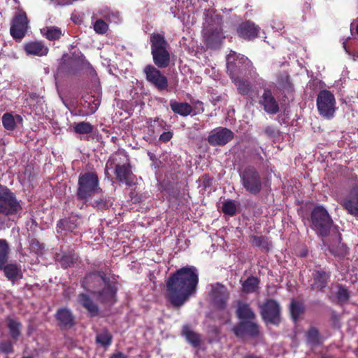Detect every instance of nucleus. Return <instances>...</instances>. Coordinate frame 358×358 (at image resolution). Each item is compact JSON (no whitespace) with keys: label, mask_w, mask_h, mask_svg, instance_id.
<instances>
[{"label":"nucleus","mask_w":358,"mask_h":358,"mask_svg":"<svg viewBox=\"0 0 358 358\" xmlns=\"http://www.w3.org/2000/svg\"><path fill=\"white\" fill-rule=\"evenodd\" d=\"M198 282L196 268L193 266L182 267L166 281V297L174 306L180 307L196 293Z\"/></svg>","instance_id":"obj_1"},{"label":"nucleus","mask_w":358,"mask_h":358,"mask_svg":"<svg viewBox=\"0 0 358 358\" xmlns=\"http://www.w3.org/2000/svg\"><path fill=\"white\" fill-rule=\"evenodd\" d=\"M83 287L93 293H98L99 299L103 303H113L115 301L116 288L109 284L99 273H90L85 277Z\"/></svg>","instance_id":"obj_2"},{"label":"nucleus","mask_w":358,"mask_h":358,"mask_svg":"<svg viewBox=\"0 0 358 358\" xmlns=\"http://www.w3.org/2000/svg\"><path fill=\"white\" fill-rule=\"evenodd\" d=\"M127 162L128 159L124 152H118L114 154L106 162V175L109 174V170L115 169V173L118 180L127 186H131L134 184L136 177Z\"/></svg>","instance_id":"obj_3"},{"label":"nucleus","mask_w":358,"mask_h":358,"mask_svg":"<svg viewBox=\"0 0 358 358\" xmlns=\"http://www.w3.org/2000/svg\"><path fill=\"white\" fill-rule=\"evenodd\" d=\"M311 227L315 232L327 236L333 227V220L327 210L322 206H315L311 212Z\"/></svg>","instance_id":"obj_4"},{"label":"nucleus","mask_w":358,"mask_h":358,"mask_svg":"<svg viewBox=\"0 0 358 358\" xmlns=\"http://www.w3.org/2000/svg\"><path fill=\"white\" fill-rule=\"evenodd\" d=\"M242 63H247L246 65H248L250 61L247 57L243 55H238L235 52H231L227 57V67L228 71H230L231 75L236 71V68H240V64ZM231 78L234 80L240 93L248 94L250 92L251 86L248 81L239 78H234L233 76H231Z\"/></svg>","instance_id":"obj_5"},{"label":"nucleus","mask_w":358,"mask_h":358,"mask_svg":"<svg viewBox=\"0 0 358 358\" xmlns=\"http://www.w3.org/2000/svg\"><path fill=\"white\" fill-rule=\"evenodd\" d=\"M99 180L94 173H86L79 176L77 196L79 199L86 200L99 192Z\"/></svg>","instance_id":"obj_6"},{"label":"nucleus","mask_w":358,"mask_h":358,"mask_svg":"<svg viewBox=\"0 0 358 358\" xmlns=\"http://www.w3.org/2000/svg\"><path fill=\"white\" fill-rule=\"evenodd\" d=\"M317 107L323 117L330 119L333 117L336 110V99L329 91L324 90L319 92L317 98Z\"/></svg>","instance_id":"obj_7"},{"label":"nucleus","mask_w":358,"mask_h":358,"mask_svg":"<svg viewBox=\"0 0 358 358\" xmlns=\"http://www.w3.org/2000/svg\"><path fill=\"white\" fill-rule=\"evenodd\" d=\"M208 287L211 303L218 309H224L229 299L227 288L220 282L210 284Z\"/></svg>","instance_id":"obj_8"},{"label":"nucleus","mask_w":358,"mask_h":358,"mask_svg":"<svg viewBox=\"0 0 358 358\" xmlns=\"http://www.w3.org/2000/svg\"><path fill=\"white\" fill-rule=\"evenodd\" d=\"M244 188L251 194H257L262 189V181L258 172L254 167H247L241 174Z\"/></svg>","instance_id":"obj_9"},{"label":"nucleus","mask_w":358,"mask_h":358,"mask_svg":"<svg viewBox=\"0 0 358 358\" xmlns=\"http://www.w3.org/2000/svg\"><path fill=\"white\" fill-rule=\"evenodd\" d=\"M19 208L20 205L14 194L7 187H0V215H12Z\"/></svg>","instance_id":"obj_10"},{"label":"nucleus","mask_w":358,"mask_h":358,"mask_svg":"<svg viewBox=\"0 0 358 358\" xmlns=\"http://www.w3.org/2000/svg\"><path fill=\"white\" fill-rule=\"evenodd\" d=\"M29 20L27 15L23 11L18 12L14 17L10 32L16 41H21L25 36L29 29Z\"/></svg>","instance_id":"obj_11"},{"label":"nucleus","mask_w":358,"mask_h":358,"mask_svg":"<svg viewBox=\"0 0 358 358\" xmlns=\"http://www.w3.org/2000/svg\"><path fill=\"white\" fill-rule=\"evenodd\" d=\"M144 73L148 82L154 85L158 90H164L168 87V79L158 69L152 65L144 69Z\"/></svg>","instance_id":"obj_12"},{"label":"nucleus","mask_w":358,"mask_h":358,"mask_svg":"<svg viewBox=\"0 0 358 358\" xmlns=\"http://www.w3.org/2000/svg\"><path fill=\"white\" fill-rule=\"evenodd\" d=\"M341 205L349 214L358 217V181L343 199Z\"/></svg>","instance_id":"obj_13"},{"label":"nucleus","mask_w":358,"mask_h":358,"mask_svg":"<svg viewBox=\"0 0 358 358\" xmlns=\"http://www.w3.org/2000/svg\"><path fill=\"white\" fill-rule=\"evenodd\" d=\"M233 132L227 129L219 127L213 130L208 137V143L213 145H224L233 138Z\"/></svg>","instance_id":"obj_14"},{"label":"nucleus","mask_w":358,"mask_h":358,"mask_svg":"<svg viewBox=\"0 0 358 358\" xmlns=\"http://www.w3.org/2000/svg\"><path fill=\"white\" fill-rule=\"evenodd\" d=\"M263 319L266 322L276 324L279 320L280 307L278 303L273 300H268L262 308Z\"/></svg>","instance_id":"obj_15"},{"label":"nucleus","mask_w":358,"mask_h":358,"mask_svg":"<svg viewBox=\"0 0 358 358\" xmlns=\"http://www.w3.org/2000/svg\"><path fill=\"white\" fill-rule=\"evenodd\" d=\"M234 332L238 337H244L247 335L255 336L259 334V327L251 320L242 321L234 328Z\"/></svg>","instance_id":"obj_16"},{"label":"nucleus","mask_w":358,"mask_h":358,"mask_svg":"<svg viewBox=\"0 0 358 358\" xmlns=\"http://www.w3.org/2000/svg\"><path fill=\"white\" fill-rule=\"evenodd\" d=\"M265 111L270 114H275L278 112L279 106L271 92L265 90L259 101Z\"/></svg>","instance_id":"obj_17"},{"label":"nucleus","mask_w":358,"mask_h":358,"mask_svg":"<svg viewBox=\"0 0 358 358\" xmlns=\"http://www.w3.org/2000/svg\"><path fill=\"white\" fill-rule=\"evenodd\" d=\"M259 31V27L251 22H243L239 26L238 29V33L239 36L248 40H250L257 37Z\"/></svg>","instance_id":"obj_18"},{"label":"nucleus","mask_w":358,"mask_h":358,"mask_svg":"<svg viewBox=\"0 0 358 358\" xmlns=\"http://www.w3.org/2000/svg\"><path fill=\"white\" fill-rule=\"evenodd\" d=\"M24 51L27 55L45 56L48 52V48L41 42H29L24 45Z\"/></svg>","instance_id":"obj_19"},{"label":"nucleus","mask_w":358,"mask_h":358,"mask_svg":"<svg viewBox=\"0 0 358 358\" xmlns=\"http://www.w3.org/2000/svg\"><path fill=\"white\" fill-rule=\"evenodd\" d=\"M203 34L207 44L210 47H214L219 44L224 37L220 27H216L213 30L206 29L203 31Z\"/></svg>","instance_id":"obj_20"},{"label":"nucleus","mask_w":358,"mask_h":358,"mask_svg":"<svg viewBox=\"0 0 358 358\" xmlns=\"http://www.w3.org/2000/svg\"><path fill=\"white\" fill-rule=\"evenodd\" d=\"M170 107L171 110L181 116H187L194 111L193 107L185 102H178L175 100L170 101Z\"/></svg>","instance_id":"obj_21"},{"label":"nucleus","mask_w":358,"mask_h":358,"mask_svg":"<svg viewBox=\"0 0 358 358\" xmlns=\"http://www.w3.org/2000/svg\"><path fill=\"white\" fill-rule=\"evenodd\" d=\"M155 64L159 68L169 66L170 62L169 53L167 48L152 52Z\"/></svg>","instance_id":"obj_22"},{"label":"nucleus","mask_w":358,"mask_h":358,"mask_svg":"<svg viewBox=\"0 0 358 358\" xmlns=\"http://www.w3.org/2000/svg\"><path fill=\"white\" fill-rule=\"evenodd\" d=\"M6 278L13 283L22 278L20 266L10 264L3 267Z\"/></svg>","instance_id":"obj_23"},{"label":"nucleus","mask_w":358,"mask_h":358,"mask_svg":"<svg viewBox=\"0 0 358 358\" xmlns=\"http://www.w3.org/2000/svg\"><path fill=\"white\" fill-rule=\"evenodd\" d=\"M150 43L152 52L166 49L169 46L164 36L158 33L151 34Z\"/></svg>","instance_id":"obj_24"},{"label":"nucleus","mask_w":358,"mask_h":358,"mask_svg":"<svg viewBox=\"0 0 358 358\" xmlns=\"http://www.w3.org/2000/svg\"><path fill=\"white\" fill-rule=\"evenodd\" d=\"M57 319L59 322L61 326L70 327L73 324V315L71 311L68 309L63 308L59 310L57 313Z\"/></svg>","instance_id":"obj_25"},{"label":"nucleus","mask_w":358,"mask_h":358,"mask_svg":"<svg viewBox=\"0 0 358 358\" xmlns=\"http://www.w3.org/2000/svg\"><path fill=\"white\" fill-rule=\"evenodd\" d=\"M329 278V273L324 271H317L314 275V282L312 286L314 289H320L323 288Z\"/></svg>","instance_id":"obj_26"},{"label":"nucleus","mask_w":358,"mask_h":358,"mask_svg":"<svg viewBox=\"0 0 358 358\" xmlns=\"http://www.w3.org/2000/svg\"><path fill=\"white\" fill-rule=\"evenodd\" d=\"M78 301L82 304L92 315H96L98 313L97 306L85 294H81L78 296Z\"/></svg>","instance_id":"obj_27"},{"label":"nucleus","mask_w":358,"mask_h":358,"mask_svg":"<svg viewBox=\"0 0 358 358\" xmlns=\"http://www.w3.org/2000/svg\"><path fill=\"white\" fill-rule=\"evenodd\" d=\"M22 122V118L20 115L14 117L10 113H5L2 117V124L4 128L7 130H13L15 127V122Z\"/></svg>","instance_id":"obj_28"},{"label":"nucleus","mask_w":358,"mask_h":358,"mask_svg":"<svg viewBox=\"0 0 358 358\" xmlns=\"http://www.w3.org/2000/svg\"><path fill=\"white\" fill-rule=\"evenodd\" d=\"M237 315L240 319L245 320L246 321H250L255 317L254 313L246 303H240L238 304Z\"/></svg>","instance_id":"obj_29"},{"label":"nucleus","mask_w":358,"mask_h":358,"mask_svg":"<svg viewBox=\"0 0 358 358\" xmlns=\"http://www.w3.org/2000/svg\"><path fill=\"white\" fill-rule=\"evenodd\" d=\"M182 334L185 336L187 341L194 346H198L201 342V336L191 329L188 326H184Z\"/></svg>","instance_id":"obj_30"},{"label":"nucleus","mask_w":358,"mask_h":358,"mask_svg":"<svg viewBox=\"0 0 358 358\" xmlns=\"http://www.w3.org/2000/svg\"><path fill=\"white\" fill-rule=\"evenodd\" d=\"M41 32L49 40L59 39L64 34L61 29L57 27H46L41 29Z\"/></svg>","instance_id":"obj_31"},{"label":"nucleus","mask_w":358,"mask_h":358,"mask_svg":"<svg viewBox=\"0 0 358 358\" xmlns=\"http://www.w3.org/2000/svg\"><path fill=\"white\" fill-rule=\"evenodd\" d=\"M9 254V247L6 240L0 239V271L7 262Z\"/></svg>","instance_id":"obj_32"},{"label":"nucleus","mask_w":358,"mask_h":358,"mask_svg":"<svg viewBox=\"0 0 358 358\" xmlns=\"http://www.w3.org/2000/svg\"><path fill=\"white\" fill-rule=\"evenodd\" d=\"M73 128L74 131L79 134H88L93 130V126L87 122L74 123Z\"/></svg>","instance_id":"obj_33"},{"label":"nucleus","mask_w":358,"mask_h":358,"mask_svg":"<svg viewBox=\"0 0 358 358\" xmlns=\"http://www.w3.org/2000/svg\"><path fill=\"white\" fill-rule=\"evenodd\" d=\"M7 327L10 331L11 337L14 339H17L20 335V323L13 319H8Z\"/></svg>","instance_id":"obj_34"},{"label":"nucleus","mask_w":358,"mask_h":358,"mask_svg":"<svg viewBox=\"0 0 358 358\" xmlns=\"http://www.w3.org/2000/svg\"><path fill=\"white\" fill-rule=\"evenodd\" d=\"M329 251L334 256H337L340 258H343L348 254L346 245L341 243H339L337 245H331Z\"/></svg>","instance_id":"obj_35"},{"label":"nucleus","mask_w":358,"mask_h":358,"mask_svg":"<svg viewBox=\"0 0 358 358\" xmlns=\"http://www.w3.org/2000/svg\"><path fill=\"white\" fill-rule=\"evenodd\" d=\"M259 284V280L257 278L251 277L248 278L243 283V289L245 292H255Z\"/></svg>","instance_id":"obj_36"},{"label":"nucleus","mask_w":358,"mask_h":358,"mask_svg":"<svg viewBox=\"0 0 358 358\" xmlns=\"http://www.w3.org/2000/svg\"><path fill=\"white\" fill-rule=\"evenodd\" d=\"M112 341L111 334L103 330L96 335V342L103 346H108L110 345Z\"/></svg>","instance_id":"obj_37"},{"label":"nucleus","mask_w":358,"mask_h":358,"mask_svg":"<svg viewBox=\"0 0 358 358\" xmlns=\"http://www.w3.org/2000/svg\"><path fill=\"white\" fill-rule=\"evenodd\" d=\"M306 337L310 344H318L320 342L318 331L315 328H310L307 332Z\"/></svg>","instance_id":"obj_38"},{"label":"nucleus","mask_w":358,"mask_h":358,"mask_svg":"<svg viewBox=\"0 0 358 358\" xmlns=\"http://www.w3.org/2000/svg\"><path fill=\"white\" fill-rule=\"evenodd\" d=\"M222 211L224 214L232 216L236 212V205L231 200H228L224 202L222 206Z\"/></svg>","instance_id":"obj_39"},{"label":"nucleus","mask_w":358,"mask_h":358,"mask_svg":"<svg viewBox=\"0 0 358 358\" xmlns=\"http://www.w3.org/2000/svg\"><path fill=\"white\" fill-rule=\"evenodd\" d=\"M290 312L294 320H296L300 314L303 312V305L296 301H292L290 305Z\"/></svg>","instance_id":"obj_40"},{"label":"nucleus","mask_w":358,"mask_h":358,"mask_svg":"<svg viewBox=\"0 0 358 358\" xmlns=\"http://www.w3.org/2000/svg\"><path fill=\"white\" fill-rule=\"evenodd\" d=\"M252 243L257 247L262 248L264 249H268V242L266 238L264 236H252L251 238Z\"/></svg>","instance_id":"obj_41"},{"label":"nucleus","mask_w":358,"mask_h":358,"mask_svg":"<svg viewBox=\"0 0 358 358\" xmlns=\"http://www.w3.org/2000/svg\"><path fill=\"white\" fill-rule=\"evenodd\" d=\"M278 85L284 89L290 90L292 88L289 77L287 73L280 74L278 78Z\"/></svg>","instance_id":"obj_42"},{"label":"nucleus","mask_w":358,"mask_h":358,"mask_svg":"<svg viewBox=\"0 0 358 358\" xmlns=\"http://www.w3.org/2000/svg\"><path fill=\"white\" fill-rule=\"evenodd\" d=\"M75 218L72 217L69 220H60L57 227L59 228L64 227L66 229L69 231H73L75 229L76 224H74Z\"/></svg>","instance_id":"obj_43"},{"label":"nucleus","mask_w":358,"mask_h":358,"mask_svg":"<svg viewBox=\"0 0 358 358\" xmlns=\"http://www.w3.org/2000/svg\"><path fill=\"white\" fill-rule=\"evenodd\" d=\"M94 29L96 33L103 34L108 29V24L104 21L99 20L95 22Z\"/></svg>","instance_id":"obj_44"},{"label":"nucleus","mask_w":358,"mask_h":358,"mask_svg":"<svg viewBox=\"0 0 358 358\" xmlns=\"http://www.w3.org/2000/svg\"><path fill=\"white\" fill-rule=\"evenodd\" d=\"M0 350L5 353H10L13 351V345L10 341H4L0 344Z\"/></svg>","instance_id":"obj_45"},{"label":"nucleus","mask_w":358,"mask_h":358,"mask_svg":"<svg viewBox=\"0 0 358 358\" xmlns=\"http://www.w3.org/2000/svg\"><path fill=\"white\" fill-rule=\"evenodd\" d=\"M73 260H74V259L71 256H67V255L63 256L61 259L62 266L64 268H67V267L70 266L73 263Z\"/></svg>","instance_id":"obj_46"},{"label":"nucleus","mask_w":358,"mask_h":358,"mask_svg":"<svg viewBox=\"0 0 358 358\" xmlns=\"http://www.w3.org/2000/svg\"><path fill=\"white\" fill-rule=\"evenodd\" d=\"M337 296L340 300L345 301L348 299V292L345 288L340 287L338 291Z\"/></svg>","instance_id":"obj_47"},{"label":"nucleus","mask_w":358,"mask_h":358,"mask_svg":"<svg viewBox=\"0 0 358 358\" xmlns=\"http://www.w3.org/2000/svg\"><path fill=\"white\" fill-rule=\"evenodd\" d=\"M172 137H173L172 132L164 131L160 135L159 140L162 142H167V141H170Z\"/></svg>","instance_id":"obj_48"},{"label":"nucleus","mask_w":358,"mask_h":358,"mask_svg":"<svg viewBox=\"0 0 358 358\" xmlns=\"http://www.w3.org/2000/svg\"><path fill=\"white\" fill-rule=\"evenodd\" d=\"M203 103L201 101H197L194 104V115L196 113H199L203 111Z\"/></svg>","instance_id":"obj_49"},{"label":"nucleus","mask_w":358,"mask_h":358,"mask_svg":"<svg viewBox=\"0 0 358 358\" xmlns=\"http://www.w3.org/2000/svg\"><path fill=\"white\" fill-rule=\"evenodd\" d=\"M110 358H127V357L123 353L117 352V353L113 354L110 357Z\"/></svg>","instance_id":"obj_50"},{"label":"nucleus","mask_w":358,"mask_h":358,"mask_svg":"<svg viewBox=\"0 0 358 358\" xmlns=\"http://www.w3.org/2000/svg\"><path fill=\"white\" fill-rule=\"evenodd\" d=\"M283 27V25L281 22H278L276 26L275 25H273V28L275 29L276 31H279V30H281Z\"/></svg>","instance_id":"obj_51"},{"label":"nucleus","mask_w":358,"mask_h":358,"mask_svg":"<svg viewBox=\"0 0 358 358\" xmlns=\"http://www.w3.org/2000/svg\"><path fill=\"white\" fill-rule=\"evenodd\" d=\"M354 26L356 27V31H357V34H358V22L357 24H355V22H353L352 24H351V27L352 29L354 27Z\"/></svg>","instance_id":"obj_52"},{"label":"nucleus","mask_w":358,"mask_h":358,"mask_svg":"<svg viewBox=\"0 0 358 358\" xmlns=\"http://www.w3.org/2000/svg\"><path fill=\"white\" fill-rule=\"evenodd\" d=\"M96 109H97V104L95 105L94 108V111L96 110Z\"/></svg>","instance_id":"obj_53"},{"label":"nucleus","mask_w":358,"mask_h":358,"mask_svg":"<svg viewBox=\"0 0 358 358\" xmlns=\"http://www.w3.org/2000/svg\"><path fill=\"white\" fill-rule=\"evenodd\" d=\"M357 98H358V92H357Z\"/></svg>","instance_id":"obj_54"}]
</instances>
